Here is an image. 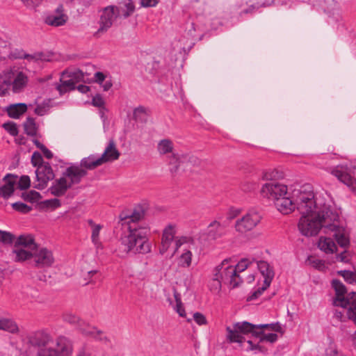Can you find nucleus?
Segmentation results:
<instances>
[{
  "mask_svg": "<svg viewBox=\"0 0 356 356\" xmlns=\"http://www.w3.org/2000/svg\"><path fill=\"white\" fill-rule=\"evenodd\" d=\"M325 193H299L297 197V209L301 214L298 227L300 232L305 236H313L324 228L325 233L333 232L337 243L341 248H348L350 245L349 234L340 226L338 213L332 208L325 200Z\"/></svg>",
  "mask_w": 356,
  "mask_h": 356,
  "instance_id": "f257e3e1",
  "label": "nucleus"
},
{
  "mask_svg": "<svg viewBox=\"0 0 356 356\" xmlns=\"http://www.w3.org/2000/svg\"><path fill=\"white\" fill-rule=\"evenodd\" d=\"M143 216V213L139 211H134L130 215L124 212L120 214L119 218L122 224L128 225V232L123 233L119 241L121 257L130 254H145L151 252L152 245L147 238V230L131 225L138 222Z\"/></svg>",
  "mask_w": 356,
  "mask_h": 356,
  "instance_id": "f03ea898",
  "label": "nucleus"
},
{
  "mask_svg": "<svg viewBox=\"0 0 356 356\" xmlns=\"http://www.w3.org/2000/svg\"><path fill=\"white\" fill-rule=\"evenodd\" d=\"M10 257L15 262L18 263L32 259L33 266L38 268H49L55 262L51 250L38 247L31 234H22L16 238Z\"/></svg>",
  "mask_w": 356,
  "mask_h": 356,
  "instance_id": "7ed1b4c3",
  "label": "nucleus"
},
{
  "mask_svg": "<svg viewBox=\"0 0 356 356\" xmlns=\"http://www.w3.org/2000/svg\"><path fill=\"white\" fill-rule=\"evenodd\" d=\"M264 327L270 328L275 331H279L281 329L278 324L271 323L257 325L247 321L238 322L234 324L233 327L230 326L226 327V339L230 343H237L241 346L245 341V338L242 334H252L253 336L258 337L262 334V332H258L256 330Z\"/></svg>",
  "mask_w": 356,
  "mask_h": 356,
  "instance_id": "20e7f679",
  "label": "nucleus"
},
{
  "mask_svg": "<svg viewBox=\"0 0 356 356\" xmlns=\"http://www.w3.org/2000/svg\"><path fill=\"white\" fill-rule=\"evenodd\" d=\"M332 286L335 291V298L333 300L334 306H346L349 305L347 311L350 321L356 325V292H352L346 294V289L345 286L337 280H333Z\"/></svg>",
  "mask_w": 356,
  "mask_h": 356,
  "instance_id": "39448f33",
  "label": "nucleus"
},
{
  "mask_svg": "<svg viewBox=\"0 0 356 356\" xmlns=\"http://www.w3.org/2000/svg\"><path fill=\"white\" fill-rule=\"evenodd\" d=\"M277 177H279V172L275 170L265 172L263 178L270 181L264 184L261 188V195L274 202L279 197L287 195V186L275 181Z\"/></svg>",
  "mask_w": 356,
  "mask_h": 356,
  "instance_id": "423d86ee",
  "label": "nucleus"
},
{
  "mask_svg": "<svg viewBox=\"0 0 356 356\" xmlns=\"http://www.w3.org/2000/svg\"><path fill=\"white\" fill-rule=\"evenodd\" d=\"M225 264L216 266L212 271V280L209 282V289L213 293H218L221 290L222 283L229 285L231 288L236 287V282L231 280L233 276L232 268H223Z\"/></svg>",
  "mask_w": 356,
  "mask_h": 356,
  "instance_id": "0eeeda50",
  "label": "nucleus"
},
{
  "mask_svg": "<svg viewBox=\"0 0 356 356\" xmlns=\"http://www.w3.org/2000/svg\"><path fill=\"white\" fill-rule=\"evenodd\" d=\"M175 254L179 248L184 246L182 253L178 258V266L181 268H189L191 266L193 251L196 250L194 239L188 236H178L175 238Z\"/></svg>",
  "mask_w": 356,
  "mask_h": 356,
  "instance_id": "6e6552de",
  "label": "nucleus"
},
{
  "mask_svg": "<svg viewBox=\"0 0 356 356\" xmlns=\"http://www.w3.org/2000/svg\"><path fill=\"white\" fill-rule=\"evenodd\" d=\"M99 28L94 36L99 38L113 26L114 22L120 15V10L116 6H108L99 10Z\"/></svg>",
  "mask_w": 356,
  "mask_h": 356,
  "instance_id": "1a4fd4ad",
  "label": "nucleus"
},
{
  "mask_svg": "<svg viewBox=\"0 0 356 356\" xmlns=\"http://www.w3.org/2000/svg\"><path fill=\"white\" fill-rule=\"evenodd\" d=\"M261 220V216L258 211L250 210L236 220L235 230L240 234H245L254 229L259 224Z\"/></svg>",
  "mask_w": 356,
  "mask_h": 356,
  "instance_id": "9d476101",
  "label": "nucleus"
},
{
  "mask_svg": "<svg viewBox=\"0 0 356 356\" xmlns=\"http://www.w3.org/2000/svg\"><path fill=\"white\" fill-rule=\"evenodd\" d=\"M5 76L9 77L13 92H20L28 83L27 75L17 67H12L4 70Z\"/></svg>",
  "mask_w": 356,
  "mask_h": 356,
  "instance_id": "9b49d317",
  "label": "nucleus"
},
{
  "mask_svg": "<svg viewBox=\"0 0 356 356\" xmlns=\"http://www.w3.org/2000/svg\"><path fill=\"white\" fill-rule=\"evenodd\" d=\"M82 78L83 74L79 70L74 72L64 71L60 79V83L57 85L56 89L60 95H63L70 90H74L76 82Z\"/></svg>",
  "mask_w": 356,
  "mask_h": 356,
  "instance_id": "f8f14e48",
  "label": "nucleus"
},
{
  "mask_svg": "<svg viewBox=\"0 0 356 356\" xmlns=\"http://www.w3.org/2000/svg\"><path fill=\"white\" fill-rule=\"evenodd\" d=\"M54 174L49 163L39 165L35 170L36 180L34 183L35 188L42 190L47 187L48 182L52 180Z\"/></svg>",
  "mask_w": 356,
  "mask_h": 356,
  "instance_id": "ddd939ff",
  "label": "nucleus"
},
{
  "mask_svg": "<svg viewBox=\"0 0 356 356\" xmlns=\"http://www.w3.org/2000/svg\"><path fill=\"white\" fill-rule=\"evenodd\" d=\"M330 172L339 181L344 184L350 191L356 192V179L349 172L346 165H337L333 168Z\"/></svg>",
  "mask_w": 356,
  "mask_h": 356,
  "instance_id": "4468645a",
  "label": "nucleus"
},
{
  "mask_svg": "<svg viewBox=\"0 0 356 356\" xmlns=\"http://www.w3.org/2000/svg\"><path fill=\"white\" fill-rule=\"evenodd\" d=\"M254 263V259L251 260L250 259H243L236 266H234L230 264L229 259H225L220 264H225L223 265V268H226L227 270L228 268H233L234 274L233 276H232L230 278L232 280L234 281V282H236V286H238L242 282V279L238 273L246 270L250 266L253 265Z\"/></svg>",
  "mask_w": 356,
  "mask_h": 356,
  "instance_id": "2eb2a0df",
  "label": "nucleus"
},
{
  "mask_svg": "<svg viewBox=\"0 0 356 356\" xmlns=\"http://www.w3.org/2000/svg\"><path fill=\"white\" fill-rule=\"evenodd\" d=\"M299 193H307L306 191H295L293 193V196L295 197L294 200H291V198L287 195L282 196L279 197L275 202V206L277 209L282 214L286 215L291 213L294 211L295 208H297V197ZM309 193H311L310 191Z\"/></svg>",
  "mask_w": 356,
  "mask_h": 356,
  "instance_id": "dca6fc26",
  "label": "nucleus"
},
{
  "mask_svg": "<svg viewBox=\"0 0 356 356\" xmlns=\"http://www.w3.org/2000/svg\"><path fill=\"white\" fill-rule=\"evenodd\" d=\"M76 330L83 336L92 338L96 340L104 341L106 338L102 331L99 330L97 327L92 326L83 320L81 321Z\"/></svg>",
  "mask_w": 356,
  "mask_h": 356,
  "instance_id": "f3484780",
  "label": "nucleus"
},
{
  "mask_svg": "<svg viewBox=\"0 0 356 356\" xmlns=\"http://www.w3.org/2000/svg\"><path fill=\"white\" fill-rule=\"evenodd\" d=\"M71 186L74 184H79L82 178L87 175V171L83 169L79 165H74L66 168L63 173Z\"/></svg>",
  "mask_w": 356,
  "mask_h": 356,
  "instance_id": "a211bd4d",
  "label": "nucleus"
},
{
  "mask_svg": "<svg viewBox=\"0 0 356 356\" xmlns=\"http://www.w3.org/2000/svg\"><path fill=\"white\" fill-rule=\"evenodd\" d=\"M263 4L255 2V0H238L233 7V10L240 15L252 13Z\"/></svg>",
  "mask_w": 356,
  "mask_h": 356,
  "instance_id": "6ab92c4d",
  "label": "nucleus"
},
{
  "mask_svg": "<svg viewBox=\"0 0 356 356\" xmlns=\"http://www.w3.org/2000/svg\"><path fill=\"white\" fill-rule=\"evenodd\" d=\"M68 17L64 12L63 5H59L54 13L46 17L45 23L52 26H60L64 25Z\"/></svg>",
  "mask_w": 356,
  "mask_h": 356,
  "instance_id": "aec40b11",
  "label": "nucleus"
},
{
  "mask_svg": "<svg viewBox=\"0 0 356 356\" xmlns=\"http://www.w3.org/2000/svg\"><path fill=\"white\" fill-rule=\"evenodd\" d=\"M176 233L177 230L175 225L170 224L163 229L161 244L159 248V252L161 254H164L168 251L174 240Z\"/></svg>",
  "mask_w": 356,
  "mask_h": 356,
  "instance_id": "412c9836",
  "label": "nucleus"
},
{
  "mask_svg": "<svg viewBox=\"0 0 356 356\" xmlns=\"http://www.w3.org/2000/svg\"><path fill=\"white\" fill-rule=\"evenodd\" d=\"M17 181V177L11 175H7L3 178V184L0 187V197L4 199L10 197L15 191Z\"/></svg>",
  "mask_w": 356,
  "mask_h": 356,
  "instance_id": "4be33fe9",
  "label": "nucleus"
},
{
  "mask_svg": "<svg viewBox=\"0 0 356 356\" xmlns=\"http://www.w3.org/2000/svg\"><path fill=\"white\" fill-rule=\"evenodd\" d=\"M120 156V153L116 147V145L113 140H110L106 147L103 154L99 156L103 163L111 162L118 160Z\"/></svg>",
  "mask_w": 356,
  "mask_h": 356,
  "instance_id": "5701e85b",
  "label": "nucleus"
},
{
  "mask_svg": "<svg viewBox=\"0 0 356 356\" xmlns=\"http://www.w3.org/2000/svg\"><path fill=\"white\" fill-rule=\"evenodd\" d=\"M29 340L33 346H45L51 340V337L49 333L44 330H38L30 334Z\"/></svg>",
  "mask_w": 356,
  "mask_h": 356,
  "instance_id": "b1692460",
  "label": "nucleus"
},
{
  "mask_svg": "<svg viewBox=\"0 0 356 356\" xmlns=\"http://www.w3.org/2000/svg\"><path fill=\"white\" fill-rule=\"evenodd\" d=\"M70 187L71 185L68 182V179H67L63 174V176L60 178L55 180L53 183L50 188V191L54 195L60 196L64 195L67 190Z\"/></svg>",
  "mask_w": 356,
  "mask_h": 356,
  "instance_id": "393cba45",
  "label": "nucleus"
},
{
  "mask_svg": "<svg viewBox=\"0 0 356 356\" xmlns=\"http://www.w3.org/2000/svg\"><path fill=\"white\" fill-rule=\"evenodd\" d=\"M54 350L58 356H70L72 353V342L65 337H60L56 339V348Z\"/></svg>",
  "mask_w": 356,
  "mask_h": 356,
  "instance_id": "a878e982",
  "label": "nucleus"
},
{
  "mask_svg": "<svg viewBox=\"0 0 356 356\" xmlns=\"http://www.w3.org/2000/svg\"><path fill=\"white\" fill-rule=\"evenodd\" d=\"M256 265L261 274L264 277L265 285L270 286L275 275L273 268L270 266L268 263L264 261H257Z\"/></svg>",
  "mask_w": 356,
  "mask_h": 356,
  "instance_id": "bb28decb",
  "label": "nucleus"
},
{
  "mask_svg": "<svg viewBox=\"0 0 356 356\" xmlns=\"http://www.w3.org/2000/svg\"><path fill=\"white\" fill-rule=\"evenodd\" d=\"M0 330L12 334H19L20 329L17 323L12 318L0 316Z\"/></svg>",
  "mask_w": 356,
  "mask_h": 356,
  "instance_id": "cd10ccee",
  "label": "nucleus"
},
{
  "mask_svg": "<svg viewBox=\"0 0 356 356\" xmlns=\"http://www.w3.org/2000/svg\"><path fill=\"white\" fill-rule=\"evenodd\" d=\"M19 350L15 343L11 341H0V356H17Z\"/></svg>",
  "mask_w": 356,
  "mask_h": 356,
  "instance_id": "c85d7f7f",
  "label": "nucleus"
},
{
  "mask_svg": "<svg viewBox=\"0 0 356 356\" xmlns=\"http://www.w3.org/2000/svg\"><path fill=\"white\" fill-rule=\"evenodd\" d=\"M103 164L104 163L99 157H97L95 154H90L88 157L82 159L80 161L79 165L87 171L88 170H94Z\"/></svg>",
  "mask_w": 356,
  "mask_h": 356,
  "instance_id": "c756f323",
  "label": "nucleus"
},
{
  "mask_svg": "<svg viewBox=\"0 0 356 356\" xmlns=\"http://www.w3.org/2000/svg\"><path fill=\"white\" fill-rule=\"evenodd\" d=\"M156 149L160 155L172 154L173 159H176V163L177 162L178 159L173 153L174 144L171 140L165 138L159 140L157 144Z\"/></svg>",
  "mask_w": 356,
  "mask_h": 356,
  "instance_id": "7c9ffc66",
  "label": "nucleus"
},
{
  "mask_svg": "<svg viewBox=\"0 0 356 356\" xmlns=\"http://www.w3.org/2000/svg\"><path fill=\"white\" fill-rule=\"evenodd\" d=\"M318 247L326 254H332L337 250V245L332 239L325 236L320 237L318 242Z\"/></svg>",
  "mask_w": 356,
  "mask_h": 356,
  "instance_id": "2f4dec72",
  "label": "nucleus"
},
{
  "mask_svg": "<svg viewBox=\"0 0 356 356\" xmlns=\"http://www.w3.org/2000/svg\"><path fill=\"white\" fill-rule=\"evenodd\" d=\"M27 110V106L24 103L11 104L6 108L9 117L12 118H19Z\"/></svg>",
  "mask_w": 356,
  "mask_h": 356,
  "instance_id": "473e14b6",
  "label": "nucleus"
},
{
  "mask_svg": "<svg viewBox=\"0 0 356 356\" xmlns=\"http://www.w3.org/2000/svg\"><path fill=\"white\" fill-rule=\"evenodd\" d=\"M207 234L208 238L212 240L220 238L222 236L220 223L216 220L211 222L207 227Z\"/></svg>",
  "mask_w": 356,
  "mask_h": 356,
  "instance_id": "72a5a7b5",
  "label": "nucleus"
},
{
  "mask_svg": "<svg viewBox=\"0 0 356 356\" xmlns=\"http://www.w3.org/2000/svg\"><path fill=\"white\" fill-rule=\"evenodd\" d=\"M88 223L91 227V229H92V234H91L92 242L96 246L97 248H99L102 245L100 238H99V234H100V231L102 228V226L99 224L95 223L92 220H88Z\"/></svg>",
  "mask_w": 356,
  "mask_h": 356,
  "instance_id": "f704fd0d",
  "label": "nucleus"
},
{
  "mask_svg": "<svg viewBox=\"0 0 356 356\" xmlns=\"http://www.w3.org/2000/svg\"><path fill=\"white\" fill-rule=\"evenodd\" d=\"M24 129L25 133L29 136H34L37 134L38 127L33 118H28L24 122Z\"/></svg>",
  "mask_w": 356,
  "mask_h": 356,
  "instance_id": "c9c22d12",
  "label": "nucleus"
},
{
  "mask_svg": "<svg viewBox=\"0 0 356 356\" xmlns=\"http://www.w3.org/2000/svg\"><path fill=\"white\" fill-rule=\"evenodd\" d=\"M322 8L325 13L334 15L339 13V4L334 0H325L322 4Z\"/></svg>",
  "mask_w": 356,
  "mask_h": 356,
  "instance_id": "e433bc0d",
  "label": "nucleus"
},
{
  "mask_svg": "<svg viewBox=\"0 0 356 356\" xmlns=\"http://www.w3.org/2000/svg\"><path fill=\"white\" fill-rule=\"evenodd\" d=\"M17 55H24L23 58L29 62L38 63L39 61H49L50 59L44 56L42 53H35L34 54H26L18 52Z\"/></svg>",
  "mask_w": 356,
  "mask_h": 356,
  "instance_id": "4c0bfd02",
  "label": "nucleus"
},
{
  "mask_svg": "<svg viewBox=\"0 0 356 356\" xmlns=\"http://www.w3.org/2000/svg\"><path fill=\"white\" fill-rule=\"evenodd\" d=\"M119 9L120 10V15L126 18L134 13L135 7L131 0H125L123 6L120 7Z\"/></svg>",
  "mask_w": 356,
  "mask_h": 356,
  "instance_id": "58836bf2",
  "label": "nucleus"
},
{
  "mask_svg": "<svg viewBox=\"0 0 356 356\" xmlns=\"http://www.w3.org/2000/svg\"><path fill=\"white\" fill-rule=\"evenodd\" d=\"M0 95L4 96L9 90L11 83L10 82L9 77L5 76L4 71L0 74Z\"/></svg>",
  "mask_w": 356,
  "mask_h": 356,
  "instance_id": "ea45409f",
  "label": "nucleus"
},
{
  "mask_svg": "<svg viewBox=\"0 0 356 356\" xmlns=\"http://www.w3.org/2000/svg\"><path fill=\"white\" fill-rule=\"evenodd\" d=\"M339 307H341V309H335L334 312V317L341 322L346 321V319L350 320L348 315L347 314V311L349 309L350 306L346 305Z\"/></svg>",
  "mask_w": 356,
  "mask_h": 356,
  "instance_id": "a19ab883",
  "label": "nucleus"
},
{
  "mask_svg": "<svg viewBox=\"0 0 356 356\" xmlns=\"http://www.w3.org/2000/svg\"><path fill=\"white\" fill-rule=\"evenodd\" d=\"M15 236L10 232L0 230V243L3 245H10L15 243Z\"/></svg>",
  "mask_w": 356,
  "mask_h": 356,
  "instance_id": "79ce46f5",
  "label": "nucleus"
},
{
  "mask_svg": "<svg viewBox=\"0 0 356 356\" xmlns=\"http://www.w3.org/2000/svg\"><path fill=\"white\" fill-rule=\"evenodd\" d=\"M338 274L341 275L348 284L356 283V272L350 270H340Z\"/></svg>",
  "mask_w": 356,
  "mask_h": 356,
  "instance_id": "37998d69",
  "label": "nucleus"
},
{
  "mask_svg": "<svg viewBox=\"0 0 356 356\" xmlns=\"http://www.w3.org/2000/svg\"><path fill=\"white\" fill-rule=\"evenodd\" d=\"M63 319L65 322L68 323L77 328L78 325L80 323L81 319L72 313H65L63 316Z\"/></svg>",
  "mask_w": 356,
  "mask_h": 356,
  "instance_id": "c03bdc74",
  "label": "nucleus"
},
{
  "mask_svg": "<svg viewBox=\"0 0 356 356\" xmlns=\"http://www.w3.org/2000/svg\"><path fill=\"white\" fill-rule=\"evenodd\" d=\"M174 297H175V300L176 302L175 309H176L177 312L179 314L180 316L184 317L186 316V312H185L184 308L182 305L180 295L175 290L174 291Z\"/></svg>",
  "mask_w": 356,
  "mask_h": 356,
  "instance_id": "a18cd8bd",
  "label": "nucleus"
},
{
  "mask_svg": "<svg viewBox=\"0 0 356 356\" xmlns=\"http://www.w3.org/2000/svg\"><path fill=\"white\" fill-rule=\"evenodd\" d=\"M193 318L200 326L206 325L208 323L206 316L200 312H195L193 315Z\"/></svg>",
  "mask_w": 356,
  "mask_h": 356,
  "instance_id": "49530a36",
  "label": "nucleus"
},
{
  "mask_svg": "<svg viewBox=\"0 0 356 356\" xmlns=\"http://www.w3.org/2000/svg\"><path fill=\"white\" fill-rule=\"evenodd\" d=\"M146 114V109L143 106H138L134 110L133 116L136 120H141Z\"/></svg>",
  "mask_w": 356,
  "mask_h": 356,
  "instance_id": "de8ad7c7",
  "label": "nucleus"
},
{
  "mask_svg": "<svg viewBox=\"0 0 356 356\" xmlns=\"http://www.w3.org/2000/svg\"><path fill=\"white\" fill-rule=\"evenodd\" d=\"M37 356H58V354L54 348H43L38 350Z\"/></svg>",
  "mask_w": 356,
  "mask_h": 356,
  "instance_id": "09e8293b",
  "label": "nucleus"
},
{
  "mask_svg": "<svg viewBox=\"0 0 356 356\" xmlns=\"http://www.w3.org/2000/svg\"><path fill=\"white\" fill-rule=\"evenodd\" d=\"M3 128L12 136H15L18 134V129L17 125L14 122L4 123L3 125Z\"/></svg>",
  "mask_w": 356,
  "mask_h": 356,
  "instance_id": "8fccbe9b",
  "label": "nucleus"
},
{
  "mask_svg": "<svg viewBox=\"0 0 356 356\" xmlns=\"http://www.w3.org/2000/svg\"><path fill=\"white\" fill-rule=\"evenodd\" d=\"M12 207L15 210L22 213H28L31 209L30 207L22 202L13 203Z\"/></svg>",
  "mask_w": 356,
  "mask_h": 356,
  "instance_id": "3c124183",
  "label": "nucleus"
},
{
  "mask_svg": "<svg viewBox=\"0 0 356 356\" xmlns=\"http://www.w3.org/2000/svg\"><path fill=\"white\" fill-rule=\"evenodd\" d=\"M17 182L19 188L22 190L28 188L31 184L30 178L26 175L22 176Z\"/></svg>",
  "mask_w": 356,
  "mask_h": 356,
  "instance_id": "603ef678",
  "label": "nucleus"
},
{
  "mask_svg": "<svg viewBox=\"0 0 356 356\" xmlns=\"http://www.w3.org/2000/svg\"><path fill=\"white\" fill-rule=\"evenodd\" d=\"M310 264L316 269L324 270L326 268L325 261L318 259H313L309 260Z\"/></svg>",
  "mask_w": 356,
  "mask_h": 356,
  "instance_id": "864d4df0",
  "label": "nucleus"
},
{
  "mask_svg": "<svg viewBox=\"0 0 356 356\" xmlns=\"http://www.w3.org/2000/svg\"><path fill=\"white\" fill-rule=\"evenodd\" d=\"M41 198V195L38 192L35 191H29L25 197V200H29L32 202H36L39 201Z\"/></svg>",
  "mask_w": 356,
  "mask_h": 356,
  "instance_id": "5fc2aeb1",
  "label": "nucleus"
},
{
  "mask_svg": "<svg viewBox=\"0 0 356 356\" xmlns=\"http://www.w3.org/2000/svg\"><path fill=\"white\" fill-rule=\"evenodd\" d=\"M92 104L98 108H104L105 102L101 95H96L92 99Z\"/></svg>",
  "mask_w": 356,
  "mask_h": 356,
  "instance_id": "6e6d98bb",
  "label": "nucleus"
},
{
  "mask_svg": "<svg viewBox=\"0 0 356 356\" xmlns=\"http://www.w3.org/2000/svg\"><path fill=\"white\" fill-rule=\"evenodd\" d=\"M248 347L246 348L247 351H259L261 353H265L266 349H264L262 346H259V344H254L252 341L248 340L247 341Z\"/></svg>",
  "mask_w": 356,
  "mask_h": 356,
  "instance_id": "4d7b16f0",
  "label": "nucleus"
},
{
  "mask_svg": "<svg viewBox=\"0 0 356 356\" xmlns=\"http://www.w3.org/2000/svg\"><path fill=\"white\" fill-rule=\"evenodd\" d=\"M277 334L275 333H269L263 334L260 338V341H268L270 343H274L277 340Z\"/></svg>",
  "mask_w": 356,
  "mask_h": 356,
  "instance_id": "13d9d810",
  "label": "nucleus"
},
{
  "mask_svg": "<svg viewBox=\"0 0 356 356\" xmlns=\"http://www.w3.org/2000/svg\"><path fill=\"white\" fill-rule=\"evenodd\" d=\"M44 205L48 208L56 209L60 207V201L56 198L48 200L44 202Z\"/></svg>",
  "mask_w": 356,
  "mask_h": 356,
  "instance_id": "bf43d9fd",
  "label": "nucleus"
},
{
  "mask_svg": "<svg viewBox=\"0 0 356 356\" xmlns=\"http://www.w3.org/2000/svg\"><path fill=\"white\" fill-rule=\"evenodd\" d=\"M241 213V209L238 208H230L227 213V219L232 220L238 217Z\"/></svg>",
  "mask_w": 356,
  "mask_h": 356,
  "instance_id": "052dcab7",
  "label": "nucleus"
},
{
  "mask_svg": "<svg viewBox=\"0 0 356 356\" xmlns=\"http://www.w3.org/2000/svg\"><path fill=\"white\" fill-rule=\"evenodd\" d=\"M42 161V158L40 153L34 152L31 157V163L34 166H39L41 165V162Z\"/></svg>",
  "mask_w": 356,
  "mask_h": 356,
  "instance_id": "680f3d73",
  "label": "nucleus"
},
{
  "mask_svg": "<svg viewBox=\"0 0 356 356\" xmlns=\"http://www.w3.org/2000/svg\"><path fill=\"white\" fill-rule=\"evenodd\" d=\"M94 79L95 82L101 85L107 79V76L101 72H97L94 74Z\"/></svg>",
  "mask_w": 356,
  "mask_h": 356,
  "instance_id": "e2e57ef3",
  "label": "nucleus"
},
{
  "mask_svg": "<svg viewBox=\"0 0 356 356\" xmlns=\"http://www.w3.org/2000/svg\"><path fill=\"white\" fill-rule=\"evenodd\" d=\"M270 286L265 285V281H264V284L261 287L258 288L252 295V298H257L259 296H261L263 292L268 288Z\"/></svg>",
  "mask_w": 356,
  "mask_h": 356,
  "instance_id": "0e129e2a",
  "label": "nucleus"
},
{
  "mask_svg": "<svg viewBox=\"0 0 356 356\" xmlns=\"http://www.w3.org/2000/svg\"><path fill=\"white\" fill-rule=\"evenodd\" d=\"M159 3V0H141V4L144 7H154Z\"/></svg>",
  "mask_w": 356,
  "mask_h": 356,
  "instance_id": "69168bd1",
  "label": "nucleus"
},
{
  "mask_svg": "<svg viewBox=\"0 0 356 356\" xmlns=\"http://www.w3.org/2000/svg\"><path fill=\"white\" fill-rule=\"evenodd\" d=\"M326 356H343L342 354L339 353L337 349L331 347L329 348L326 351Z\"/></svg>",
  "mask_w": 356,
  "mask_h": 356,
  "instance_id": "338daca9",
  "label": "nucleus"
},
{
  "mask_svg": "<svg viewBox=\"0 0 356 356\" xmlns=\"http://www.w3.org/2000/svg\"><path fill=\"white\" fill-rule=\"evenodd\" d=\"M102 87L103 88L104 90V91H108V90L111 89V88L113 86V83H112V81L111 79L109 78V79H106L103 83L102 84H101Z\"/></svg>",
  "mask_w": 356,
  "mask_h": 356,
  "instance_id": "774afa93",
  "label": "nucleus"
}]
</instances>
